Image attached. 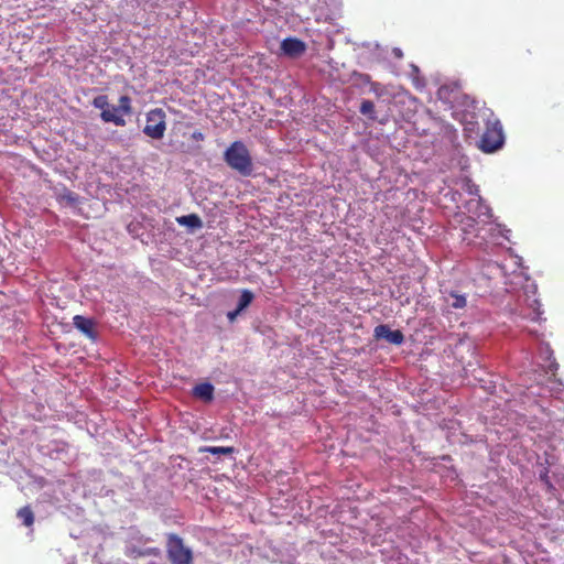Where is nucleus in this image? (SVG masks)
<instances>
[{
    "mask_svg": "<svg viewBox=\"0 0 564 564\" xmlns=\"http://www.w3.org/2000/svg\"><path fill=\"white\" fill-rule=\"evenodd\" d=\"M224 161L241 176H250L253 163L250 152L242 141H234L224 152Z\"/></svg>",
    "mask_w": 564,
    "mask_h": 564,
    "instance_id": "1",
    "label": "nucleus"
},
{
    "mask_svg": "<svg viewBox=\"0 0 564 564\" xmlns=\"http://www.w3.org/2000/svg\"><path fill=\"white\" fill-rule=\"evenodd\" d=\"M503 143L505 134L500 120L497 118L488 119L479 142V149L485 153H492L502 148Z\"/></svg>",
    "mask_w": 564,
    "mask_h": 564,
    "instance_id": "2",
    "label": "nucleus"
},
{
    "mask_svg": "<svg viewBox=\"0 0 564 564\" xmlns=\"http://www.w3.org/2000/svg\"><path fill=\"white\" fill-rule=\"evenodd\" d=\"M131 113L130 99L122 96L118 106L110 105V109L100 113L105 122H112L116 126L123 127L126 124L124 116Z\"/></svg>",
    "mask_w": 564,
    "mask_h": 564,
    "instance_id": "3",
    "label": "nucleus"
},
{
    "mask_svg": "<svg viewBox=\"0 0 564 564\" xmlns=\"http://www.w3.org/2000/svg\"><path fill=\"white\" fill-rule=\"evenodd\" d=\"M165 116L161 109L151 110L147 116L144 133L151 138H161L165 130Z\"/></svg>",
    "mask_w": 564,
    "mask_h": 564,
    "instance_id": "4",
    "label": "nucleus"
},
{
    "mask_svg": "<svg viewBox=\"0 0 564 564\" xmlns=\"http://www.w3.org/2000/svg\"><path fill=\"white\" fill-rule=\"evenodd\" d=\"M306 50L305 43L297 37H286L281 42V51L289 57H299Z\"/></svg>",
    "mask_w": 564,
    "mask_h": 564,
    "instance_id": "5",
    "label": "nucleus"
},
{
    "mask_svg": "<svg viewBox=\"0 0 564 564\" xmlns=\"http://www.w3.org/2000/svg\"><path fill=\"white\" fill-rule=\"evenodd\" d=\"M375 337L380 339L384 338L387 341L393 345H401L404 341V335L401 330H391L388 325L381 324L375 328Z\"/></svg>",
    "mask_w": 564,
    "mask_h": 564,
    "instance_id": "6",
    "label": "nucleus"
},
{
    "mask_svg": "<svg viewBox=\"0 0 564 564\" xmlns=\"http://www.w3.org/2000/svg\"><path fill=\"white\" fill-rule=\"evenodd\" d=\"M214 391L215 389L212 383L202 382L193 388L192 394L205 403H210L214 400Z\"/></svg>",
    "mask_w": 564,
    "mask_h": 564,
    "instance_id": "7",
    "label": "nucleus"
},
{
    "mask_svg": "<svg viewBox=\"0 0 564 564\" xmlns=\"http://www.w3.org/2000/svg\"><path fill=\"white\" fill-rule=\"evenodd\" d=\"M74 325L77 329L84 333L88 337H93V322L89 318L76 315L74 318Z\"/></svg>",
    "mask_w": 564,
    "mask_h": 564,
    "instance_id": "8",
    "label": "nucleus"
},
{
    "mask_svg": "<svg viewBox=\"0 0 564 564\" xmlns=\"http://www.w3.org/2000/svg\"><path fill=\"white\" fill-rule=\"evenodd\" d=\"M178 225L187 226L192 229L202 228V219L196 214L178 217Z\"/></svg>",
    "mask_w": 564,
    "mask_h": 564,
    "instance_id": "9",
    "label": "nucleus"
},
{
    "mask_svg": "<svg viewBox=\"0 0 564 564\" xmlns=\"http://www.w3.org/2000/svg\"><path fill=\"white\" fill-rule=\"evenodd\" d=\"M192 551L185 547L182 540L178 538V564H192Z\"/></svg>",
    "mask_w": 564,
    "mask_h": 564,
    "instance_id": "10",
    "label": "nucleus"
},
{
    "mask_svg": "<svg viewBox=\"0 0 564 564\" xmlns=\"http://www.w3.org/2000/svg\"><path fill=\"white\" fill-rule=\"evenodd\" d=\"M253 297H254V295L251 291L243 290L240 294L237 308H239L240 311H243L251 304Z\"/></svg>",
    "mask_w": 564,
    "mask_h": 564,
    "instance_id": "11",
    "label": "nucleus"
},
{
    "mask_svg": "<svg viewBox=\"0 0 564 564\" xmlns=\"http://www.w3.org/2000/svg\"><path fill=\"white\" fill-rule=\"evenodd\" d=\"M203 452H207L215 455H230L235 452L234 447L230 446H207L202 449Z\"/></svg>",
    "mask_w": 564,
    "mask_h": 564,
    "instance_id": "12",
    "label": "nucleus"
},
{
    "mask_svg": "<svg viewBox=\"0 0 564 564\" xmlns=\"http://www.w3.org/2000/svg\"><path fill=\"white\" fill-rule=\"evenodd\" d=\"M359 111L364 116H367L368 118H370L372 120L376 118L375 117V104L371 100H368V99L362 100Z\"/></svg>",
    "mask_w": 564,
    "mask_h": 564,
    "instance_id": "13",
    "label": "nucleus"
},
{
    "mask_svg": "<svg viewBox=\"0 0 564 564\" xmlns=\"http://www.w3.org/2000/svg\"><path fill=\"white\" fill-rule=\"evenodd\" d=\"M449 297L453 299V301L449 303V305L453 308H464L467 304L465 295L458 294L456 292H451Z\"/></svg>",
    "mask_w": 564,
    "mask_h": 564,
    "instance_id": "14",
    "label": "nucleus"
},
{
    "mask_svg": "<svg viewBox=\"0 0 564 564\" xmlns=\"http://www.w3.org/2000/svg\"><path fill=\"white\" fill-rule=\"evenodd\" d=\"M476 206L478 209V212H477L478 217L485 216L487 219H490L492 217V212H491L490 207L488 205L484 204L480 198L478 200H476Z\"/></svg>",
    "mask_w": 564,
    "mask_h": 564,
    "instance_id": "15",
    "label": "nucleus"
},
{
    "mask_svg": "<svg viewBox=\"0 0 564 564\" xmlns=\"http://www.w3.org/2000/svg\"><path fill=\"white\" fill-rule=\"evenodd\" d=\"M93 105H94V107L100 109L101 112L110 109V104L108 102V99L106 96H97L96 98H94Z\"/></svg>",
    "mask_w": 564,
    "mask_h": 564,
    "instance_id": "16",
    "label": "nucleus"
},
{
    "mask_svg": "<svg viewBox=\"0 0 564 564\" xmlns=\"http://www.w3.org/2000/svg\"><path fill=\"white\" fill-rule=\"evenodd\" d=\"M18 517L23 520L25 525H31L33 523V513L29 508H22L18 512Z\"/></svg>",
    "mask_w": 564,
    "mask_h": 564,
    "instance_id": "17",
    "label": "nucleus"
},
{
    "mask_svg": "<svg viewBox=\"0 0 564 564\" xmlns=\"http://www.w3.org/2000/svg\"><path fill=\"white\" fill-rule=\"evenodd\" d=\"M475 219L471 217L466 218V227L464 228L465 232H471L470 228L474 227Z\"/></svg>",
    "mask_w": 564,
    "mask_h": 564,
    "instance_id": "18",
    "label": "nucleus"
},
{
    "mask_svg": "<svg viewBox=\"0 0 564 564\" xmlns=\"http://www.w3.org/2000/svg\"><path fill=\"white\" fill-rule=\"evenodd\" d=\"M240 312H241V311H240L239 308H236V310H235V311H232V312H228V314H227L228 319H229L230 322L235 321V319H236V317L240 314Z\"/></svg>",
    "mask_w": 564,
    "mask_h": 564,
    "instance_id": "19",
    "label": "nucleus"
},
{
    "mask_svg": "<svg viewBox=\"0 0 564 564\" xmlns=\"http://www.w3.org/2000/svg\"><path fill=\"white\" fill-rule=\"evenodd\" d=\"M192 139L195 141H202L204 139V134L200 131H194L192 133Z\"/></svg>",
    "mask_w": 564,
    "mask_h": 564,
    "instance_id": "20",
    "label": "nucleus"
},
{
    "mask_svg": "<svg viewBox=\"0 0 564 564\" xmlns=\"http://www.w3.org/2000/svg\"><path fill=\"white\" fill-rule=\"evenodd\" d=\"M170 557L173 562L176 561V556L174 555V553L172 551H170Z\"/></svg>",
    "mask_w": 564,
    "mask_h": 564,
    "instance_id": "21",
    "label": "nucleus"
},
{
    "mask_svg": "<svg viewBox=\"0 0 564 564\" xmlns=\"http://www.w3.org/2000/svg\"><path fill=\"white\" fill-rule=\"evenodd\" d=\"M393 52H397L398 56H401V50L400 48H394Z\"/></svg>",
    "mask_w": 564,
    "mask_h": 564,
    "instance_id": "22",
    "label": "nucleus"
},
{
    "mask_svg": "<svg viewBox=\"0 0 564 564\" xmlns=\"http://www.w3.org/2000/svg\"><path fill=\"white\" fill-rule=\"evenodd\" d=\"M393 52H397L398 56H401V50L400 48H394Z\"/></svg>",
    "mask_w": 564,
    "mask_h": 564,
    "instance_id": "23",
    "label": "nucleus"
}]
</instances>
